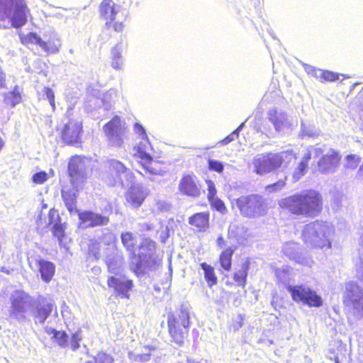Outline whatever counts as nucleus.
<instances>
[{
  "instance_id": "nucleus-29",
  "label": "nucleus",
  "mask_w": 363,
  "mask_h": 363,
  "mask_svg": "<svg viewBox=\"0 0 363 363\" xmlns=\"http://www.w3.org/2000/svg\"><path fill=\"white\" fill-rule=\"evenodd\" d=\"M98 96H92L89 102L94 104V108L103 106L108 110L112 106V96L108 92H98Z\"/></svg>"
},
{
  "instance_id": "nucleus-59",
  "label": "nucleus",
  "mask_w": 363,
  "mask_h": 363,
  "mask_svg": "<svg viewBox=\"0 0 363 363\" xmlns=\"http://www.w3.org/2000/svg\"><path fill=\"white\" fill-rule=\"evenodd\" d=\"M121 51V46L117 45L114 47L111 51L112 59H122Z\"/></svg>"
},
{
  "instance_id": "nucleus-6",
  "label": "nucleus",
  "mask_w": 363,
  "mask_h": 363,
  "mask_svg": "<svg viewBox=\"0 0 363 363\" xmlns=\"http://www.w3.org/2000/svg\"><path fill=\"white\" fill-rule=\"evenodd\" d=\"M9 299V318L19 323L25 322L27 320L28 308L35 305V300L28 293L21 290L14 291Z\"/></svg>"
},
{
  "instance_id": "nucleus-25",
  "label": "nucleus",
  "mask_w": 363,
  "mask_h": 363,
  "mask_svg": "<svg viewBox=\"0 0 363 363\" xmlns=\"http://www.w3.org/2000/svg\"><path fill=\"white\" fill-rule=\"evenodd\" d=\"M306 72L319 79L320 82H334L337 80L339 74L328 70L317 69L311 65H304Z\"/></svg>"
},
{
  "instance_id": "nucleus-56",
  "label": "nucleus",
  "mask_w": 363,
  "mask_h": 363,
  "mask_svg": "<svg viewBox=\"0 0 363 363\" xmlns=\"http://www.w3.org/2000/svg\"><path fill=\"white\" fill-rule=\"evenodd\" d=\"M133 129L134 132L139 136L140 139L147 138L145 128L139 123H135L134 124Z\"/></svg>"
},
{
  "instance_id": "nucleus-52",
  "label": "nucleus",
  "mask_w": 363,
  "mask_h": 363,
  "mask_svg": "<svg viewBox=\"0 0 363 363\" xmlns=\"http://www.w3.org/2000/svg\"><path fill=\"white\" fill-rule=\"evenodd\" d=\"M48 179V174L44 171L38 172L32 177V181L37 184H43Z\"/></svg>"
},
{
  "instance_id": "nucleus-39",
  "label": "nucleus",
  "mask_w": 363,
  "mask_h": 363,
  "mask_svg": "<svg viewBox=\"0 0 363 363\" xmlns=\"http://www.w3.org/2000/svg\"><path fill=\"white\" fill-rule=\"evenodd\" d=\"M324 152V150L318 147H309L306 150V152L303 156L300 162H303L306 166L308 167V162L311 159V156L313 155L314 157H320Z\"/></svg>"
},
{
  "instance_id": "nucleus-63",
  "label": "nucleus",
  "mask_w": 363,
  "mask_h": 363,
  "mask_svg": "<svg viewBox=\"0 0 363 363\" xmlns=\"http://www.w3.org/2000/svg\"><path fill=\"white\" fill-rule=\"evenodd\" d=\"M186 363H208V362L205 359L196 360L192 357H188L186 358Z\"/></svg>"
},
{
  "instance_id": "nucleus-15",
  "label": "nucleus",
  "mask_w": 363,
  "mask_h": 363,
  "mask_svg": "<svg viewBox=\"0 0 363 363\" xmlns=\"http://www.w3.org/2000/svg\"><path fill=\"white\" fill-rule=\"evenodd\" d=\"M60 132L62 140L68 145L76 144L79 142L82 130L81 121L68 119L67 122L57 128Z\"/></svg>"
},
{
  "instance_id": "nucleus-28",
  "label": "nucleus",
  "mask_w": 363,
  "mask_h": 363,
  "mask_svg": "<svg viewBox=\"0 0 363 363\" xmlns=\"http://www.w3.org/2000/svg\"><path fill=\"white\" fill-rule=\"evenodd\" d=\"M209 213H198L189 218L190 225L198 228L199 231L204 232L208 228Z\"/></svg>"
},
{
  "instance_id": "nucleus-30",
  "label": "nucleus",
  "mask_w": 363,
  "mask_h": 363,
  "mask_svg": "<svg viewBox=\"0 0 363 363\" xmlns=\"http://www.w3.org/2000/svg\"><path fill=\"white\" fill-rule=\"evenodd\" d=\"M106 264L108 272L113 274V276H117V274H122L121 271L123 264V259L121 256L117 255L112 257H107Z\"/></svg>"
},
{
  "instance_id": "nucleus-23",
  "label": "nucleus",
  "mask_w": 363,
  "mask_h": 363,
  "mask_svg": "<svg viewBox=\"0 0 363 363\" xmlns=\"http://www.w3.org/2000/svg\"><path fill=\"white\" fill-rule=\"evenodd\" d=\"M179 190L184 195L191 197H198L200 189L196 183V177L191 175L184 176L179 184Z\"/></svg>"
},
{
  "instance_id": "nucleus-37",
  "label": "nucleus",
  "mask_w": 363,
  "mask_h": 363,
  "mask_svg": "<svg viewBox=\"0 0 363 363\" xmlns=\"http://www.w3.org/2000/svg\"><path fill=\"white\" fill-rule=\"evenodd\" d=\"M356 270L359 279L363 281V234L359 238L358 259L356 262Z\"/></svg>"
},
{
  "instance_id": "nucleus-13",
  "label": "nucleus",
  "mask_w": 363,
  "mask_h": 363,
  "mask_svg": "<svg viewBox=\"0 0 363 363\" xmlns=\"http://www.w3.org/2000/svg\"><path fill=\"white\" fill-rule=\"evenodd\" d=\"M99 13L106 28H113L117 32L123 30V23L115 21L117 16L123 14L121 6L116 4L113 0H104L99 6Z\"/></svg>"
},
{
  "instance_id": "nucleus-41",
  "label": "nucleus",
  "mask_w": 363,
  "mask_h": 363,
  "mask_svg": "<svg viewBox=\"0 0 363 363\" xmlns=\"http://www.w3.org/2000/svg\"><path fill=\"white\" fill-rule=\"evenodd\" d=\"M4 101L8 106H15L21 101L20 92H5Z\"/></svg>"
},
{
  "instance_id": "nucleus-62",
  "label": "nucleus",
  "mask_w": 363,
  "mask_h": 363,
  "mask_svg": "<svg viewBox=\"0 0 363 363\" xmlns=\"http://www.w3.org/2000/svg\"><path fill=\"white\" fill-rule=\"evenodd\" d=\"M5 88V74L2 72L0 67V89Z\"/></svg>"
},
{
  "instance_id": "nucleus-60",
  "label": "nucleus",
  "mask_w": 363,
  "mask_h": 363,
  "mask_svg": "<svg viewBox=\"0 0 363 363\" xmlns=\"http://www.w3.org/2000/svg\"><path fill=\"white\" fill-rule=\"evenodd\" d=\"M242 320L243 318L241 315L238 316L237 318L234 320V322L231 325L233 331L235 332L238 330L242 326Z\"/></svg>"
},
{
  "instance_id": "nucleus-36",
  "label": "nucleus",
  "mask_w": 363,
  "mask_h": 363,
  "mask_svg": "<svg viewBox=\"0 0 363 363\" xmlns=\"http://www.w3.org/2000/svg\"><path fill=\"white\" fill-rule=\"evenodd\" d=\"M234 253V249L228 247L220 255V264L223 269L229 271L231 268V259Z\"/></svg>"
},
{
  "instance_id": "nucleus-49",
  "label": "nucleus",
  "mask_w": 363,
  "mask_h": 363,
  "mask_svg": "<svg viewBox=\"0 0 363 363\" xmlns=\"http://www.w3.org/2000/svg\"><path fill=\"white\" fill-rule=\"evenodd\" d=\"M360 162V158L357 155H347L345 167L349 169H355Z\"/></svg>"
},
{
  "instance_id": "nucleus-20",
  "label": "nucleus",
  "mask_w": 363,
  "mask_h": 363,
  "mask_svg": "<svg viewBox=\"0 0 363 363\" xmlns=\"http://www.w3.org/2000/svg\"><path fill=\"white\" fill-rule=\"evenodd\" d=\"M32 313L35 318V323H43L50 315L53 308V304L46 300L45 298L40 297L35 301V305L31 306Z\"/></svg>"
},
{
  "instance_id": "nucleus-17",
  "label": "nucleus",
  "mask_w": 363,
  "mask_h": 363,
  "mask_svg": "<svg viewBox=\"0 0 363 363\" xmlns=\"http://www.w3.org/2000/svg\"><path fill=\"white\" fill-rule=\"evenodd\" d=\"M107 284L108 287L113 288L121 298H129V292L132 289L133 281L125 275L117 274V276H111L108 279Z\"/></svg>"
},
{
  "instance_id": "nucleus-9",
  "label": "nucleus",
  "mask_w": 363,
  "mask_h": 363,
  "mask_svg": "<svg viewBox=\"0 0 363 363\" xmlns=\"http://www.w3.org/2000/svg\"><path fill=\"white\" fill-rule=\"evenodd\" d=\"M240 213L249 218L259 217L267 213L264 199L258 195L242 196L236 201Z\"/></svg>"
},
{
  "instance_id": "nucleus-10",
  "label": "nucleus",
  "mask_w": 363,
  "mask_h": 363,
  "mask_svg": "<svg viewBox=\"0 0 363 363\" xmlns=\"http://www.w3.org/2000/svg\"><path fill=\"white\" fill-rule=\"evenodd\" d=\"M105 164L111 174L110 177L106 179L109 186H123L132 182L133 173L121 162L111 159L108 160Z\"/></svg>"
},
{
  "instance_id": "nucleus-32",
  "label": "nucleus",
  "mask_w": 363,
  "mask_h": 363,
  "mask_svg": "<svg viewBox=\"0 0 363 363\" xmlns=\"http://www.w3.org/2000/svg\"><path fill=\"white\" fill-rule=\"evenodd\" d=\"M20 40L23 45L36 44L40 46L43 50H46L47 46L45 41L43 40L40 36L35 33H29L27 35L19 34Z\"/></svg>"
},
{
  "instance_id": "nucleus-33",
  "label": "nucleus",
  "mask_w": 363,
  "mask_h": 363,
  "mask_svg": "<svg viewBox=\"0 0 363 363\" xmlns=\"http://www.w3.org/2000/svg\"><path fill=\"white\" fill-rule=\"evenodd\" d=\"M62 196L67 208L70 213L77 210V194L75 190H62Z\"/></svg>"
},
{
  "instance_id": "nucleus-43",
  "label": "nucleus",
  "mask_w": 363,
  "mask_h": 363,
  "mask_svg": "<svg viewBox=\"0 0 363 363\" xmlns=\"http://www.w3.org/2000/svg\"><path fill=\"white\" fill-rule=\"evenodd\" d=\"M171 208V204L164 200H157L153 207L154 211L158 213L169 211Z\"/></svg>"
},
{
  "instance_id": "nucleus-22",
  "label": "nucleus",
  "mask_w": 363,
  "mask_h": 363,
  "mask_svg": "<svg viewBox=\"0 0 363 363\" xmlns=\"http://www.w3.org/2000/svg\"><path fill=\"white\" fill-rule=\"evenodd\" d=\"M148 194L147 190L140 184L130 186L126 194L127 201L133 207H140Z\"/></svg>"
},
{
  "instance_id": "nucleus-31",
  "label": "nucleus",
  "mask_w": 363,
  "mask_h": 363,
  "mask_svg": "<svg viewBox=\"0 0 363 363\" xmlns=\"http://www.w3.org/2000/svg\"><path fill=\"white\" fill-rule=\"evenodd\" d=\"M278 281L281 283L289 291V286H292L290 284V281L293 277V270L288 266L283 267L278 269L275 272Z\"/></svg>"
},
{
  "instance_id": "nucleus-47",
  "label": "nucleus",
  "mask_w": 363,
  "mask_h": 363,
  "mask_svg": "<svg viewBox=\"0 0 363 363\" xmlns=\"http://www.w3.org/2000/svg\"><path fill=\"white\" fill-rule=\"evenodd\" d=\"M286 179V177H284V179H280L277 182L274 183L272 184L267 185L265 187V190L268 193H272L278 191L284 188L285 186V180Z\"/></svg>"
},
{
  "instance_id": "nucleus-54",
  "label": "nucleus",
  "mask_w": 363,
  "mask_h": 363,
  "mask_svg": "<svg viewBox=\"0 0 363 363\" xmlns=\"http://www.w3.org/2000/svg\"><path fill=\"white\" fill-rule=\"evenodd\" d=\"M208 169L211 171L221 173L223 171V164L220 161L210 159L208 160Z\"/></svg>"
},
{
  "instance_id": "nucleus-50",
  "label": "nucleus",
  "mask_w": 363,
  "mask_h": 363,
  "mask_svg": "<svg viewBox=\"0 0 363 363\" xmlns=\"http://www.w3.org/2000/svg\"><path fill=\"white\" fill-rule=\"evenodd\" d=\"M82 339V336L80 330L77 331L72 335L70 340V346L73 351H76L79 347V342Z\"/></svg>"
},
{
  "instance_id": "nucleus-2",
  "label": "nucleus",
  "mask_w": 363,
  "mask_h": 363,
  "mask_svg": "<svg viewBox=\"0 0 363 363\" xmlns=\"http://www.w3.org/2000/svg\"><path fill=\"white\" fill-rule=\"evenodd\" d=\"M334 233L333 225L323 221H315L304 226L302 239L309 248L327 250L331 247L330 238Z\"/></svg>"
},
{
  "instance_id": "nucleus-40",
  "label": "nucleus",
  "mask_w": 363,
  "mask_h": 363,
  "mask_svg": "<svg viewBox=\"0 0 363 363\" xmlns=\"http://www.w3.org/2000/svg\"><path fill=\"white\" fill-rule=\"evenodd\" d=\"M121 238L123 246L128 251L133 255L135 239L133 233L130 232L123 233Z\"/></svg>"
},
{
  "instance_id": "nucleus-48",
  "label": "nucleus",
  "mask_w": 363,
  "mask_h": 363,
  "mask_svg": "<svg viewBox=\"0 0 363 363\" xmlns=\"http://www.w3.org/2000/svg\"><path fill=\"white\" fill-rule=\"evenodd\" d=\"M307 166L303 162H300L298 166L294 169L293 172V179L295 182L299 180L302 176L305 174L307 171Z\"/></svg>"
},
{
  "instance_id": "nucleus-14",
  "label": "nucleus",
  "mask_w": 363,
  "mask_h": 363,
  "mask_svg": "<svg viewBox=\"0 0 363 363\" xmlns=\"http://www.w3.org/2000/svg\"><path fill=\"white\" fill-rule=\"evenodd\" d=\"M295 302H301L310 307H320L323 300L317 293L305 285L289 286L288 291Z\"/></svg>"
},
{
  "instance_id": "nucleus-8",
  "label": "nucleus",
  "mask_w": 363,
  "mask_h": 363,
  "mask_svg": "<svg viewBox=\"0 0 363 363\" xmlns=\"http://www.w3.org/2000/svg\"><path fill=\"white\" fill-rule=\"evenodd\" d=\"M169 333L173 341L179 346L184 343V336L180 328L182 326L188 328L189 325V311L185 306H182L179 311L169 314L167 319Z\"/></svg>"
},
{
  "instance_id": "nucleus-42",
  "label": "nucleus",
  "mask_w": 363,
  "mask_h": 363,
  "mask_svg": "<svg viewBox=\"0 0 363 363\" xmlns=\"http://www.w3.org/2000/svg\"><path fill=\"white\" fill-rule=\"evenodd\" d=\"M53 338L60 347H67L68 346V336L65 332L58 331L55 333Z\"/></svg>"
},
{
  "instance_id": "nucleus-61",
  "label": "nucleus",
  "mask_w": 363,
  "mask_h": 363,
  "mask_svg": "<svg viewBox=\"0 0 363 363\" xmlns=\"http://www.w3.org/2000/svg\"><path fill=\"white\" fill-rule=\"evenodd\" d=\"M122 59H112L111 66L115 69H121L122 68Z\"/></svg>"
},
{
  "instance_id": "nucleus-19",
  "label": "nucleus",
  "mask_w": 363,
  "mask_h": 363,
  "mask_svg": "<svg viewBox=\"0 0 363 363\" xmlns=\"http://www.w3.org/2000/svg\"><path fill=\"white\" fill-rule=\"evenodd\" d=\"M79 218L80 220L79 225L82 228L106 225L109 223V218L108 216L90 211H84L79 213Z\"/></svg>"
},
{
  "instance_id": "nucleus-3",
  "label": "nucleus",
  "mask_w": 363,
  "mask_h": 363,
  "mask_svg": "<svg viewBox=\"0 0 363 363\" xmlns=\"http://www.w3.org/2000/svg\"><path fill=\"white\" fill-rule=\"evenodd\" d=\"M296 159L293 150H286L279 153H261L254 157L250 167L253 172L259 175L270 173L281 166Z\"/></svg>"
},
{
  "instance_id": "nucleus-46",
  "label": "nucleus",
  "mask_w": 363,
  "mask_h": 363,
  "mask_svg": "<svg viewBox=\"0 0 363 363\" xmlns=\"http://www.w3.org/2000/svg\"><path fill=\"white\" fill-rule=\"evenodd\" d=\"M245 126V123H242L237 129H235L231 134L225 137L223 140H221L219 143L222 145H227L230 142L233 141L235 138L238 137L239 133Z\"/></svg>"
},
{
  "instance_id": "nucleus-44",
  "label": "nucleus",
  "mask_w": 363,
  "mask_h": 363,
  "mask_svg": "<svg viewBox=\"0 0 363 363\" xmlns=\"http://www.w3.org/2000/svg\"><path fill=\"white\" fill-rule=\"evenodd\" d=\"M102 233V236L100 238V239L103 243L106 245H109L115 242L116 236L109 229H103Z\"/></svg>"
},
{
  "instance_id": "nucleus-58",
  "label": "nucleus",
  "mask_w": 363,
  "mask_h": 363,
  "mask_svg": "<svg viewBox=\"0 0 363 363\" xmlns=\"http://www.w3.org/2000/svg\"><path fill=\"white\" fill-rule=\"evenodd\" d=\"M43 97L44 98V100H46L49 102V104L51 105L52 110L54 111L55 109V96L53 92H43Z\"/></svg>"
},
{
  "instance_id": "nucleus-35",
  "label": "nucleus",
  "mask_w": 363,
  "mask_h": 363,
  "mask_svg": "<svg viewBox=\"0 0 363 363\" xmlns=\"http://www.w3.org/2000/svg\"><path fill=\"white\" fill-rule=\"evenodd\" d=\"M248 269V262H244L242 264L240 269L234 274L233 279L237 285L242 287L245 286Z\"/></svg>"
},
{
  "instance_id": "nucleus-16",
  "label": "nucleus",
  "mask_w": 363,
  "mask_h": 363,
  "mask_svg": "<svg viewBox=\"0 0 363 363\" xmlns=\"http://www.w3.org/2000/svg\"><path fill=\"white\" fill-rule=\"evenodd\" d=\"M68 170L72 182L76 189L81 187V184L86 180L89 173L84 162L79 157H74L70 160Z\"/></svg>"
},
{
  "instance_id": "nucleus-11",
  "label": "nucleus",
  "mask_w": 363,
  "mask_h": 363,
  "mask_svg": "<svg viewBox=\"0 0 363 363\" xmlns=\"http://www.w3.org/2000/svg\"><path fill=\"white\" fill-rule=\"evenodd\" d=\"M343 303L352 309L355 316H363V291L354 281L346 284Z\"/></svg>"
},
{
  "instance_id": "nucleus-55",
  "label": "nucleus",
  "mask_w": 363,
  "mask_h": 363,
  "mask_svg": "<svg viewBox=\"0 0 363 363\" xmlns=\"http://www.w3.org/2000/svg\"><path fill=\"white\" fill-rule=\"evenodd\" d=\"M301 133L303 136H307L310 138H313L318 135V131L314 128V127H306L303 123H301Z\"/></svg>"
},
{
  "instance_id": "nucleus-51",
  "label": "nucleus",
  "mask_w": 363,
  "mask_h": 363,
  "mask_svg": "<svg viewBox=\"0 0 363 363\" xmlns=\"http://www.w3.org/2000/svg\"><path fill=\"white\" fill-rule=\"evenodd\" d=\"M130 359L135 362H146L150 359V353L135 354L132 352L128 353Z\"/></svg>"
},
{
  "instance_id": "nucleus-38",
  "label": "nucleus",
  "mask_w": 363,
  "mask_h": 363,
  "mask_svg": "<svg viewBox=\"0 0 363 363\" xmlns=\"http://www.w3.org/2000/svg\"><path fill=\"white\" fill-rule=\"evenodd\" d=\"M201 267L204 271V277L208 283V285L209 286H212L213 285L216 284L217 282V277L215 275L213 268L206 263H201Z\"/></svg>"
},
{
  "instance_id": "nucleus-45",
  "label": "nucleus",
  "mask_w": 363,
  "mask_h": 363,
  "mask_svg": "<svg viewBox=\"0 0 363 363\" xmlns=\"http://www.w3.org/2000/svg\"><path fill=\"white\" fill-rule=\"evenodd\" d=\"M212 208L219 211L222 214L226 213L227 209L224 203L218 197L213 198L208 200Z\"/></svg>"
},
{
  "instance_id": "nucleus-26",
  "label": "nucleus",
  "mask_w": 363,
  "mask_h": 363,
  "mask_svg": "<svg viewBox=\"0 0 363 363\" xmlns=\"http://www.w3.org/2000/svg\"><path fill=\"white\" fill-rule=\"evenodd\" d=\"M48 218L49 225L53 224L52 228L53 235L61 242L65 236V227L64 225L60 222V218L57 211L54 208L50 209L48 213Z\"/></svg>"
},
{
  "instance_id": "nucleus-24",
  "label": "nucleus",
  "mask_w": 363,
  "mask_h": 363,
  "mask_svg": "<svg viewBox=\"0 0 363 363\" xmlns=\"http://www.w3.org/2000/svg\"><path fill=\"white\" fill-rule=\"evenodd\" d=\"M269 119L273 123L277 131L280 132L286 128H290L291 123L286 114L277 109H271L268 112Z\"/></svg>"
},
{
  "instance_id": "nucleus-27",
  "label": "nucleus",
  "mask_w": 363,
  "mask_h": 363,
  "mask_svg": "<svg viewBox=\"0 0 363 363\" xmlns=\"http://www.w3.org/2000/svg\"><path fill=\"white\" fill-rule=\"evenodd\" d=\"M37 267L43 281L48 283L52 278L55 272V264L49 261L40 259L37 261Z\"/></svg>"
},
{
  "instance_id": "nucleus-4",
  "label": "nucleus",
  "mask_w": 363,
  "mask_h": 363,
  "mask_svg": "<svg viewBox=\"0 0 363 363\" xmlns=\"http://www.w3.org/2000/svg\"><path fill=\"white\" fill-rule=\"evenodd\" d=\"M135 153L140 159L141 170L138 172L144 177L153 180L152 177L163 175L165 170L163 163L157 160H154L150 153L152 150L150 143L147 138H141L140 141L135 147Z\"/></svg>"
},
{
  "instance_id": "nucleus-5",
  "label": "nucleus",
  "mask_w": 363,
  "mask_h": 363,
  "mask_svg": "<svg viewBox=\"0 0 363 363\" xmlns=\"http://www.w3.org/2000/svg\"><path fill=\"white\" fill-rule=\"evenodd\" d=\"M29 15L25 0H0V18H9L13 28L23 26Z\"/></svg>"
},
{
  "instance_id": "nucleus-64",
  "label": "nucleus",
  "mask_w": 363,
  "mask_h": 363,
  "mask_svg": "<svg viewBox=\"0 0 363 363\" xmlns=\"http://www.w3.org/2000/svg\"><path fill=\"white\" fill-rule=\"evenodd\" d=\"M167 231H168V228L166 227L165 230H162L161 232V234H160V239H161L162 242H166V240L168 238Z\"/></svg>"
},
{
  "instance_id": "nucleus-12",
  "label": "nucleus",
  "mask_w": 363,
  "mask_h": 363,
  "mask_svg": "<svg viewBox=\"0 0 363 363\" xmlns=\"http://www.w3.org/2000/svg\"><path fill=\"white\" fill-rule=\"evenodd\" d=\"M125 123L118 116H115L103 128L108 145L122 147L125 137Z\"/></svg>"
},
{
  "instance_id": "nucleus-7",
  "label": "nucleus",
  "mask_w": 363,
  "mask_h": 363,
  "mask_svg": "<svg viewBox=\"0 0 363 363\" xmlns=\"http://www.w3.org/2000/svg\"><path fill=\"white\" fill-rule=\"evenodd\" d=\"M155 242L149 239L144 240L141 243L138 259L134 269L138 275L153 270L160 264V259L155 255Z\"/></svg>"
},
{
  "instance_id": "nucleus-21",
  "label": "nucleus",
  "mask_w": 363,
  "mask_h": 363,
  "mask_svg": "<svg viewBox=\"0 0 363 363\" xmlns=\"http://www.w3.org/2000/svg\"><path fill=\"white\" fill-rule=\"evenodd\" d=\"M299 245L294 242H286L283 245L282 252L290 259L294 260L296 262L310 265L312 262L311 258L306 257L299 252Z\"/></svg>"
},
{
  "instance_id": "nucleus-57",
  "label": "nucleus",
  "mask_w": 363,
  "mask_h": 363,
  "mask_svg": "<svg viewBox=\"0 0 363 363\" xmlns=\"http://www.w3.org/2000/svg\"><path fill=\"white\" fill-rule=\"evenodd\" d=\"M207 183V186H208V199L210 200L213 198H215L216 197V186H215V184L214 183L211 181V180H208L206 182Z\"/></svg>"
},
{
  "instance_id": "nucleus-18",
  "label": "nucleus",
  "mask_w": 363,
  "mask_h": 363,
  "mask_svg": "<svg viewBox=\"0 0 363 363\" xmlns=\"http://www.w3.org/2000/svg\"><path fill=\"white\" fill-rule=\"evenodd\" d=\"M320 156L321 159L318 162L319 171L324 174L334 172L340 162L338 153L333 149L324 150Z\"/></svg>"
},
{
  "instance_id": "nucleus-1",
  "label": "nucleus",
  "mask_w": 363,
  "mask_h": 363,
  "mask_svg": "<svg viewBox=\"0 0 363 363\" xmlns=\"http://www.w3.org/2000/svg\"><path fill=\"white\" fill-rule=\"evenodd\" d=\"M281 208L296 215H312L321 209V197L315 191H305L279 201Z\"/></svg>"
},
{
  "instance_id": "nucleus-34",
  "label": "nucleus",
  "mask_w": 363,
  "mask_h": 363,
  "mask_svg": "<svg viewBox=\"0 0 363 363\" xmlns=\"http://www.w3.org/2000/svg\"><path fill=\"white\" fill-rule=\"evenodd\" d=\"M45 44L47 49L43 50L45 52L52 54L57 53L61 46L60 39L57 33H56L55 31H52L50 37L48 42L45 41Z\"/></svg>"
},
{
  "instance_id": "nucleus-53",
  "label": "nucleus",
  "mask_w": 363,
  "mask_h": 363,
  "mask_svg": "<svg viewBox=\"0 0 363 363\" xmlns=\"http://www.w3.org/2000/svg\"><path fill=\"white\" fill-rule=\"evenodd\" d=\"M113 361L111 356L104 352H99L95 357L94 363H113Z\"/></svg>"
}]
</instances>
